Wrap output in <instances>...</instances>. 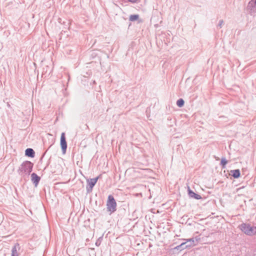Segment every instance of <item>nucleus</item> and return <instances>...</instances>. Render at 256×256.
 <instances>
[{
    "instance_id": "nucleus-3",
    "label": "nucleus",
    "mask_w": 256,
    "mask_h": 256,
    "mask_svg": "<svg viewBox=\"0 0 256 256\" xmlns=\"http://www.w3.org/2000/svg\"><path fill=\"white\" fill-rule=\"evenodd\" d=\"M106 206L108 211L110 212V214L116 210V203L114 198L112 195H110L108 196Z\"/></svg>"
},
{
    "instance_id": "nucleus-14",
    "label": "nucleus",
    "mask_w": 256,
    "mask_h": 256,
    "mask_svg": "<svg viewBox=\"0 0 256 256\" xmlns=\"http://www.w3.org/2000/svg\"><path fill=\"white\" fill-rule=\"evenodd\" d=\"M184 100L182 98L178 99L176 102V104L178 107H182L184 105Z\"/></svg>"
},
{
    "instance_id": "nucleus-2",
    "label": "nucleus",
    "mask_w": 256,
    "mask_h": 256,
    "mask_svg": "<svg viewBox=\"0 0 256 256\" xmlns=\"http://www.w3.org/2000/svg\"><path fill=\"white\" fill-rule=\"evenodd\" d=\"M240 229L245 234L252 236L256 232V227L252 226L248 224H242L240 226Z\"/></svg>"
},
{
    "instance_id": "nucleus-12",
    "label": "nucleus",
    "mask_w": 256,
    "mask_h": 256,
    "mask_svg": "<svg viewBox=\"0 0 256 256\" xmlns=\"http://www.w3.org/2000/svg\"><path fill=\"white\" fill-rule=\"evenodd\" d=\"M230 174L234 178H238L240 176V171L239 170H232Z\"/></svg>"
},
{
    "instance_id": "nucleus-10",
    "label": "nucleus",
    "mask_w": 256,
    "mask_h": 256,
    "mask_svg": "<svg viewBox=\"0 0 256 256\" xmlns=\"http://www.w3.org/2000/svg\"><path fill=\"white\" fill-rule=\"evenodd\" d=\"M19 248V244H16L12 248L11 256H18V248Z\"/></svg>"
},
{
    "instance_id": "nucleus-13",
    "label": "nucleus",
    "mask_w": 256,
    "mask_h": 256,
    "mask_svg": "<svg viewBox=\"0 0 256 256\" xmlns=\"http://www.w3.org/2000/svg\"><path fill=\"white\" fill-rule=\"evenodd\" d=\"M139 16L138 14H132L130 16L129 20L130 21L134 22L138 20Z\"/></svg>"
},
{
    "instance_id": "nucleus-20",
    "label": "nucleus",
    "mask_w": 256,
    "mask_h": 256,
    "mask_svg": "<svg viewBox=\"0 0 256 256\" xmlns=\"http://www.w3.org/2000/svg\"><path fill=\"white\" fill-rule=\"evenodd\" d=\"M190 244V242H188V244Z\"/></svg>"
},
{
    "instance_id": "nucleus-18",
    "label": "nucleus",
    "mask_w": 256,
    "mask_h": 256,
    "mask_svg": "<svg viewBox=\"0 0 256 256\" xmlns=\"http://www.w3.org/2000/svg\"><path fill=\"white\" fill-rule=\"evenodd\" d=\"M128 1L132 3H136L137 2V0H128Z\"/></svg>"
},
{
    "instance_id": "nucleus-6",
    "label": "nucleus",
    "mask_w": 256,
    "mask_h": 256,
    "mask_svg": "<svg viewBox=\"0 0 256 256\" xmlns=\"http://www.w3.org/2000/svg\"><path fill=\"white\" fill-rule=\"evenodd\" d=\"M98 177H96L94 178L88 179L86 180L88 183V186L86 187V189L88 192H90L92 190L93 187L96 184V183L98 180Z\"/></svg>"
},
{
    "instance_id": "nucleus-17",
    "label": "nucleus",
    "mask_w": 256,
    "mask_h": 256,
    "mask_svg": "<svg viewBox=\"0 0 256 256\" xmlns=\"http://www.w3.org/2000/svg\"><path fill=\"white\" fill-rule=\"evenodd\" d=\"M182 244H180V245L176 246L174 248L177 250H182Z\"/></svg>"
},
{
    "instance_id": "nucleus-4",
    "label": "nucleus",
    "mask_w": 256,
    "mask_h": 256,
    "mask_svg": "<svg viewBox=\"0 0 256 256\" xmlns=\"http://www.w3.org/2000/svg\"><path fill=\"white\" fill-rule=\"evenodd\" d=\"M185 242L182 243V248L184 250L185 248H190L196 245V241L194 238L188 239H184Z\"/></svg>"
},
{
    "instance_id": "nucleus-15",
    "label": "nucleus",
    "mask_w": 256,
    "mask_h": 256,
    "mask_svg": "<svg viewBox=\"0 0 256 256\" xmlns=\"http://www.w3.org/2000/svg\"><path fill=\"white\" fill-rule=\"evenodd\" d=\"M228 163V161L224 158H222L221 160L220 164L223 168H224L226 166V165Z\"/></svg>"
},
{
    "instance_id": "nucleus-11",
    "label": "nucleus",
    "mask_w": 256,
    "mask_h": 256,
    "mask_svg": "<svg viewBox=\"0 0 256 256\" xmlns=\"http://www.w3.org/2000/svg\"><path fill=\"white\" fill-rule=\"evenodd\" d=\"M25 154L26 156L31 158H34V152L32 148H30L26 149L25 151Z\"/></svg>"
},
{
    "instance_id": "nucleus-5",
    "label": "nucleus",
    "mask_w": 256,
    "mask_h": 256,
    "mask_svg": "<svg viewBox=\"0 0 256 256\" xmlns=\"http://www.w3.org/2000/svg\"><path fill=\"white\" fill-rule=\"evenodd\" d=\"M247 10L252 15H254L256 12V0H251L249 2Z\"/></svg>"
},
{
    "instance_id": "nucleus-8",
    "label": "nucleus",
    "mask_w": 256,
    "mask_h": 256,
    "mask_svg": "<svg viewBox=\"0 0 256 256\" xmlns=\"http://www.w3.org/2000/svg\"><path fill=\"white\" fill-rule=\"evenodd\" d=\"M32 181L34 184L36 186L40 180V176H38L36 174L32 173L31 175Z\"/></svg>"
},
{
    "instance_id": "nucleus-19",
    "label": "nucleus",
    "mask_w": 256,
    "mask_h": 256,
    "mask_svg": "<svg viewBox=\"0 0 256 256\" xmlns=\"http://www.w3.org/2000/svg\"><path fill=\"white\" fill-rule=\"evenodd\" d=\"M100 242H96V244L97 246H99V245H100Z\"/></svg>"
},
{
    "instance_id": "nucleus-16",
    "label": "nucleus",
    "mask_w": 256,
    "mask_h": 256,
    "mask_svg": "<svg viewBox=\"0 0 256 256\" xmlns=\"http://www.w3.org/2000/svg\"><path fill=\"white\" fill-rule=\"evenodd\" d=\"M224 24V21L223 20H220L219 21L218 26L220 27V28H221Z\"/></svg>"
},
{
    "instance_id": "nucleus-9",
    "label": "nucleus",
    "mask_w": 256,
    "mask_h": 256,
    "mask_svg": "<svg viewBox=\"0 0 256 256\" xmlns=\"http://www.w3.org/2000/svg\"><path fill=\"white\" fill-rule=\"evenodd\" d=\"M188 195L190 198H194L196 200H200L202 197L200 195L196 194L194 192H192V190H190V188L188 190Z\"/></svg>"
},
{
    "instance_id": "nucleus-7",
    "label": "nucleus",
    "mask_w": 256,
    "mask_h": 256,
    "mask_svg": "<svg viewBox=\"0 0 256 256\" xmlns=\"http://www.w3.org/2000/svg\"><path fill=\"white\" fill-rule=\"evenodd\" d=\"M60 146L63 154H65L67 148V144L66 140L65 134L62 132L60 136Z\"/></svg>"
},
{
    "instance_id": "nucleus-1",
    "label": "nucleus",
    "mask_w": 256,
    "mask_h": 256,
    "mask_svg": "<svg viewBox=\"0 0 256 256\" xmlns=\"http://www.w3.org/2000/svg\"><path fill=\"white\" fill-rule=\"evenodd\" d=\"M33 164L30 162L26 161L22 164L18 170V173L21 176L29 174L32 170Z\"/></svg>"
}]
</instances>
